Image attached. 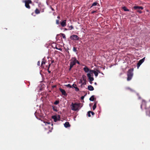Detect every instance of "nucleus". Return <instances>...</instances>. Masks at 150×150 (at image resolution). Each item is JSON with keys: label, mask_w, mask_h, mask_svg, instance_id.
I'll use <instances>...</instances> for the list:
<instances>
[{"label": "nucleus", "mask_w": 150, "mask_h": 150, "mask_svg": "<svg viewBox=\"0 0 150 150\" xmlns=\"http://www.w3.org/2000/svg\"><path fill=\"white\" fill-rule=\"evenodd\" d=\"M52 109L54 111L57 112V107L54 106H52Z\"/></svg>", "instance_id": "obj_19"}, {"label": "nucleus", "mask_w": 150, "mask_h": 150, "mask_svg": "<svg viewBox=\"0 0 150 150\" xmlns=\"http://www.w3.org/2000/svg\"><path fill=\"white\" fill-rule=\"evenodd\" d=\"M67 52H68V53H69V52L68 51Z\"/></svg>", "instance_id": "obj_52"}, {"label": "nucleus", "mask_w": 150, "mask_h": 150, "mask_svg": "<svg viewBox=\"0 0 150 150\" xmlns=\"http://www.w3.org/2000/svg\"><path fill=\"white\" fill-rule=\"evenodd\" d=\"M127 89L130 90L131 91V90H132V89H131L130 88H127Z\"/></svg>", "instance_id": "obj_39"}, {"label": "nucleus", "mask_w": 150, "mask_h": 150, "mask_svg": "<svg viewBox=\"0 0 150 150\" xmlns=\"http://www.w3.org/2000/svg\"><path fill=\"white\" fill-rule=\"evenodd\" d=\"M55 48L57 50H58V48L57 47V45H55Z\"/></svg>", "instance_id": "obj_44"}, {"label": "nucleus", "mask_w": 150, "mask_h": 150, "mask_svg": "<svg viewBox=\"0 0 150 150\" xmlns=\"http://www.w3.org/2000/svg\"><path fill=\"white\" fill-rule=\"evenodd\" d=\"M59 89L63 95L65 96H66L67 95V93L64 89L61 88H59Z\"/></svg>", "instance_id": "obj_10"}, {"label": "nucleus", "mask_w": 150, "mask_h": 150, "mask_svg": "<svg viewBox=\"0 0 150 150\" xmlns=\"http://www.w3.org/2000/svg\"><path fill=\"white\" fill-rule=\"evenodd\" d=\"M91 113L92 115H93L95 114V113L93 112L92 111H91Z\"/></svg>", "instance_id": "obj_38"}, {"label": "nucleus", "mask_w": 150, "mask_h": 150, "mask_svg": "<svg viewBox=\"0 0 150 150\" xmlns=\"http://www.w3.org/2000/svg\"><path fill=\"white\" fill-rule=\"evenodd\" d=\"M91 112V111H89L88 112L87 115L88 117H90L91 116L90 114Z\"/></svg>", "instance_id": "obj_31"}, {"label": "nucleus", "mask_w": 150, "mask_h": 150, "mask_svg": "<svg viewBox=\"0 0 150 150\" xmlns=\"http://www.w3.org/2000/svg\"><path fill=\"white\" fill-rule=\"evenodd\" d=\"M73 58H74V57H72L71 59L70 60L71 62H70L69 68V71H70L73 66L76 64L75 62V61H74V59Z\"/></svg>", "instance_id": "obj_3"}, {"label": "nucleus", "mask_w": 150, "mask_h": 150, "mask_svg": "<svg viewBox=\"0 0 150 150\" xmlns=\"http://www.w3.org/2000/svg\"><path fill=\"white\" fill-rule=\"evenodd\" d=\"M83 80L84 81H86V76L85 75H83L82 76Z\"/></svg>", "instance_id": "obj_22"}, {"label": "nucleus", "mask_w": 150, "mask_h": 150, "mask_svg": "<svg viewBox=\"0 0 150 150\" xmlns=\"http://www.w3.org/2000/svg\"><path fill=\"white\" fill-rule=\"evenodd\" d=\"M23 2L25 3V6L26 7L30 9V7L29 4L32 3V1L30 0H25Z\"/></svg>", "instance_id": "obj_5"}, {"label": "nucleus", "mask_w": 150, "mask_h": 150, "mask_svg": "<svg viewBox=\"0 0 150 150\" xmlns=\"http://www.w3.org/2000/svg\"><path fill=\"white\" fill-rule=\"evenodd\" d=\"M54 62V60L52 61L51 62V63H53Z\"/></svg>", "instance_id": "obj_49"}, {"label": "nucleus", "mask_w": 150, "mask_h": 150, "mask_svg": "<svg viewBox=\"0 0 150 150\" xmlns=\"http://www.w3.org/2000/svg\"><path fill=\"white\" fill-rule=\"evenodd\" d=\"M48 71L49 73H50L51 72V71L49 70V69H48Z\"/></svg>", "instance_id": "obj_47"}, {"label": "nucleus", "mask_w": 150, "mask_h": 150, "mask_svg": "<svg viewBox=\"0 0 150 150\" xmlns=\"http://www.w3.org/2000/svg\"><path fill=\"white\" fill-rule=\"evenodd\" d=\"M73 50L74 52H76L77 51V48L75 47H73Z\"/></svg>", "instance_id": "obj_30"}, {"label": "nucleus", "mask_w": 150, "mask_h": 150, "mask_svg": "<svg viewBox=\"0 0 150 150\" xmlns=\"http://www.w3.org/2000/svg\"><path fill=\"white\" fill-rule=\"evenodd\" d=\"M58 50H60V51H62V49L61 48H58Z\"/></svg>", "instance_id": "obj_41"}, {"label": "nucleus", "mask_w": 150, "mask_h": 150, "mask_svg": "<svg viewBox=\"0 0 150 150\" xmlns=\"http://www.w3.org/2000/svg\"><path fill=\"white\" fill-rule=\"evenodd\" d=\"M133 8L135 10H136L137 12L140 13H142L141 10H142L144 9V7H143L138 6H134L133 7Z\"/></svg>", "instance_id": "obj_4"}, {"label": "nucleus", "mask_w": 150, "mask_h": 150, "mask_svg": "<svg viewBox=\"0 0 150 150\" xmlns=\"http://www.w3.org/2000/svg\"><path fill=\"white\" fill-rule=\"evenodd\" d=\"M81 104L75 103H72L71 104V108L72 110L76 111L79 110V108Z\"/></svg>", "instance_id": "obj_1"}, {"label": "nucleus", "mask_w": 150, "mask_h": 150, "mask_svg": "<svg viewBox=\"0 0 150 150\" xmlns=\"http://www.w3.org/2000/svg\"><path fill=\"white\" fill-rule=\"evenodd\" d=\"M51 65V64H50L49 65V66H48V69H49Z\"/></svg>", "instance_id": "obj_42"}, {"label": "nucleus", "mask_w": 150, "mask_h": 150, "mask_svg": "<svg viewBox=\"0 0 150 150\" xmlns=\"http://www.w3.org/2000/svg\"><path fill=\"white\" fill-rule=\"evenodd\" d=\"M122 9L125 11H129V10L125 6L123 7H122Z\"/></svg>", "instance_id": "obj_20"}, {"label": "nucleus", "mask_w": 150, "mask_h": 150, "mask_svg": "<svg viewBox=\"0 0 150 150\" xmlns=\"http://www.w3.org/2000/svg\"><path fill=\"white\" fill-rule=\"evenodd\" d=\"M133 69H131L129 70L127 73V80L128 81L130 80L133 76Z\"/></svg>", "instance_id": "obj_2"}, {"label": "nucleus", "mask_w": 150, "mask_h": 150, "mask_svg": "<svg viewBox=\"0 0 150 150\" xmlns=\"http://www.w3.org/2000/svg\"><path fill=\"white\" fill-rule=\"evenodd\" d=\"M61 35L63 38L65 40L66 39V37L65 35L63 33L61 34Z\"/></svg>", "instance_id": "obj_29"}, {"label": "nucleus", "mask_w": 150, "mask_h": 150, "mask_svg": "<svg viewBox=\"0 0 150 150\" xmlns=\"http://www.w3.org/2000/svg\"><path fill=\"white\" fill-rule=\"evenodd\" d=\"M66 86L68 87H69L70 88H72V86H71V85L69 84L67 85H66Z\"/></svg>", "instance_id": "obj_32"}, {"label": "nucleus", "mask_w": 150, "mask_h": 150, "mask_svg": "<svg viewBox=\"0 0 150 150\" xmlns=\"http://www.w3.org/2000/svg\"><path fill=\"white\" fill-rule=\"evenodd\" d=\"M59 103V100H56L54 102V105H57Z\"/></svg>", "instance_id": "obj_28"}, {"label": "nucleus", "mask_w": 150, "mask_h": 150, "mask_svg": "<svg viewBox=\"0 0 150 150\" xmlns=\"http://www.w3.org/2000/svg\"><path fill=\"white\" fill-rule=\"evenodd\" d=\"M145 57L140 60L137 64V69H138L140 65L144 62Z\"/></svg>", "instance_id": "obj_7"}, {"label": "nucleus", "mask_w": 150, "mask_h": 150, "mask_svg": "<svg viewBox=\"0 0 150 150\" xmlns=\"http://www.w3.org/2000/svg\"><path fill=\"white\" fill-rule=\"evenodd\" d=\"M46 124H50V122H47L46 124Z\"/></svg>", "instance_id": "obj_46"}, {"label": "nucleus", "mask_w": 150, "mask_h": 150, "mask_svg": "<svg viewBox=\"0 0 150 150\" xmlns=\"http://www.w3.org/2000/svg\"><path fill=\"white\" fill-rule=\"evenodd\" d=\"M40 61H38V66H39L40 65Z\"/></svg>", "instance_id": "obj_37"}, {"label": "nucleus", "mask_w": 150, "mask_h": 150, "mask_svg": "<svg viewBox=\"0 0 150 150\" xmlns=\"http://www.w3.org/2000/svg\"><path fill=\"white\" fill-rule=\"evenodd\" d=\"M96 103H95L94 105H93V110H94L96 108Z\"/></svg>", "instance_id": "obj_27"}, {"label": "nucleus", "mask_w": 150, "mask_h": 150, "mask_svg": "<svg viewBox=\"0 0 150 150\" xmlns=\"http://www.w3.org/2000/svg\"><path fill=\"white\" fill-rule=\"evenodd\" d=\"M74 58H73L74 59V61L75 62V63H77L78 64H79L80 63L77 60L76 57H74Z\"/></svg>", "instance_id": "obj_24"}, {"label": "nucleus", "mask_w": 150, "mask_h": 150, "mask_svg": "<svg viewBox=\"0 0 150 150\" xmlns=\"http://www.w3.org/2000/svg\"><path fill=\"white\" fill-rule=\"evenodd\" d=\"M57 117L58 120H60V116L59 115H58L57 116Z\"/></svg>", "instance_id": "obj_33"}, {"label": "nucleus", "mask_w": 150, "mask_h": 150, "mask_svg": "<svg viewBox=\"0 0 150 150\" xmlns=\"http://www.w3.org/2000/svg\"><path fill=\"white\" fill-rule=\"evenodd\" d=\"M86 81H84L83 83H82V84L81 85V87L82 86V85H85L86 84Z\"/></svg>", "instance_id": "obj_35"}, {"label": "nucleus", "mask_w": 150, "mask_h": 150, "mask_svg": "<svg viewBox=\"0 0 150 150\" xmlns=\"http://www.w3.org/2000/svg\"><path fill=\"white\" fill-rule=\"evenodd\" d=\"M57 18H58V19H60V16H57Z\"/></svg>", "instance_id": "obj_48"}, {"label": "nucleus", "mask_w": 150, "mask_h": 150, "mask_svg": "<svg viewBox=\"0 0 150 150\" xmlns=\"http://www.w3.org/2000/svg\"><path fill=\"white\" fill-rule=\"evenodd\" d=\"M69 29L68 30H71L72 29H73L74 28L73 26L72 25H71L70 26H69Z\"/></svg>", "instance_id": "obj_26"}, {"label": "nucleus", "mask_w": 150, "mask_h": 150, "mask_svg": "<svg viewBox=\"0 0 150 150\" xmlns=\"http://www.w3.org/2000/svg\"><path fill=\"white\" fill-rule=\"evenodd\" d=\"M64 126L66 127H68L70 126V125L69 124V122H67L64 124Z\"/></svg>", "instance_id": "obj_16"}, {"label": "nucleus", "mask_w": 150, "mask_h": 150, "mask_svg": "<svg viewBox=\"0 0 150 150\" xmlns=\"http://www.w3.org/2000/svg\"><path fill=\"white\" fill-rule=\"evenodd\" d=\"M52 118L54 119V122H56L57 120H58L57 117L56 115H53L52 116Z\"/></svg>", "instance_id": "obj_15"}, {"label": "nucleus", "mask_w": 150, "mask_h": 150, "mask_svg": "<svg viewBox=\"0 0 150 150\" xmlns=\"http://www.w3.org/2000/svg\"><path fill=\"white\" fill-rule=\"evenodd\" d=\"M96 71H99L98 70H96Z\"/></svg>", "instance_id": "obj_54"}, {"label": "nucleus", "mask_w": 150, "mask_h": 150, "mask_svg": "<svg viewBox=\"0 0 150 150\" xmlns=\"http://www.w3.org/2000/svg\"><path fill=\"white\" fill-rule=\"evenodd\" d=\"M95 84H96H96H97V83H96V82H95Z\"/></svg>", "instance_id": "obj_50"}, {"label": "nucleus", "mask_w": 150, "mask_h": 150, "mask_svg": "<svg viewBox=\"0 0 150 150\" xmlns=\"http://www.w3.org/2000/svg\"><path fill=\"white\" fill-rule=\"evenodd\" d=\"M56 24H59V20H56Z\"/></svg>", "instance_id": "obj_34"}, {"label": "nucleus", "mask_w": 150, "mask_h": 150, "mask_svg": "<svg viewBox=\"0 0 150 150\" xmlns=\"http://www.w3.org/2000/svg\"><path fill=\"white\" fill-rule=\"evenodd\" d=\"M81 81V83H82V81Z\"/></svg>", "instance_id": "obj_51"}, {"label": "nucleus", "mask_w": 150, "mask_h": 150, "mask_svg": "<svg viewBox=\"0 0 150 150\" xmlns=\"http://www.w3.org/2000/svg\"><path fill=\"white\" fill-rule=\"evenodd\" d=\"M88 90L92 91L94 90V89L93 86L91 85H89L88 86Z\"/></svg>", "instance_id": "obj_17"}, {"label": "nucleus", "mask_w": 150, "mask_h": 150, "mask_svg": "<svg viewBox=\"0 0 150 150\" xmlns=\"http://www.w3.org/2000/svg\"><path fill=\"white\" fill-rule=\"evenodd\" d=\"M61 25L64 27L66 25V20H64L60 23Z\"/></svg>", "instance_id": "obj_11"}, {"label": "nucleus", "mask_w": 150, "mask_h": 150, "mask_svg": "<svg viewBox=\"0 0 150 150\" xmlns=\"http://www.w3.org/2000/svg\"><path fill=\"white\" fill-rule=\"evenodd\" d=\"M83 70L86 73H87L89 71H90L89 69L86 66H85V67L83 68Z\"/></svg>", "instance_id": "obj_14"}, {"label": "nucleus", "mask_w": 150, "mask_h": 150, "mask_svg": "<svg viewBox=\"0 0 150 150\" xmlns=\"http://www.w3.org/2000/svg\"><path fill=\"white\" fill-rule=\"evenodd\" d=\"M146 110V115L150 117V107L148 108H145Z\"/></svg>", "instance_id": "obj_9"}, {"label": "nucleus", "mask_w": 150, "mask_h": 150, "mask_svg": "<svg viewBox=\"0 0 150 150\" xmlns=\"http://www.w3.org/2000/svg\"><path fill=\"white\" fill-rule=\"evenodd\" d=\"M96 12V11H93L91 13H94Z\"/></svg>", "instance_id": "obj_40"}, {"label": "nucleus", "mask_w": 150, "mask_h": 150, "mask_svg": "<svg viewBox=\"0 0 150 150\" xmlns=\"http://www.w3.org/2000/svg\"><path fill=\"white\" fill-rule=\"evenodd\" d=\"M86 95H84V96H81V100H83V99H84V97H85V96H86Z\"/></svg>", "instance_id": "obj_36"}, {"label": "nucleus", "mask_w": 150, "mask_h": 150, "mask_svg": "<svg viewBox=\"0 0 150 150\" xmlns=\"http://www.w3.org/2000/svg\"><path fill=\"white\" fill-rule=\"evenodd\" d=\"M70 38L71 40H78L79 39V37L77 35H71L70 37Z\"/></svg>", "instance_id": "obj_6"}, {"label": "nucleus", "mask_w": 150, "mask_h": 150, "mask_svg": "<svg viewBox=\"0 0 150 150\" xmlns=\"http://www.w3.org/2000/svg\"><path fill=\"white\" fill-rule=\"evenodd\" d=\"M97 5H98L99 6V4L98 3H97V2H94L93 3V4H92V6H91V7H93V6H96Z\"/></svg>", "instance_id": "obj_18"}, {"label": "nucleus", "mask_w": 150, "mask_h": 150, "mask_svg": "<svg viewBox=\"0 0 150 150\" xmlns=\"http://www.w3.org/2000/svg\"><path fill=\"white\" fill-rule=\"evenodd\" d=\"M65 30H67V29H66H66H65Z\"/></svg>", "instance_id": "obj_53"}, {"label": "nucleus", "mask_w": 150, "mask_h": 150, "mask_svg": "<svg viewBox=\"0 0 150 150\" xmlns=\"http://www.w3.org/2000/svg\"><path fill=\"white\" fill-rule=\"evenodd\" d=\"M51 9H52V11H54V9H53V8H52V7H51Z\"/></svg>", "instance_id": "obj_43"}, {"label": "nucleus", "mask_w": 150, "mask_h": 150, "mask_svg": "<svg viewBox=\"0 0 150 150\" xmlns=\"http://www.w3.org/2000/svg\"><path fill=\"white\" fill-rule=\"evenodd\" d=\"M72 88H75V90L76 91H79V89L77 87V86L76 84H74L72 86Z\"/></svg>", "instance_id": "obj_13"}, {"label": "nucleus", "mask_w": 150, "mask_h": 150, "mask_svg": "<svg viewBox=\"0 0 150 150\" xmlns=\"http://www.w3.org/2000/svg\"><path fill=\"white\" fill-rule=\"evenodd\" d=\"M141 108L142 109V110H143L142 108V105L141 104Z\"/></svg>", "instance_id": "obj_45"}, {"label": "nucleus", "mask_w": 150, "mask_h": 150, "mask_svg": "<svg viewBox=\"0 0 150 150\" xmlns=\"http://www.w3.org/2000/svg\"><path fill=\"white\" fill-rule=\"evenodd\" d=\"M94 96L93 95L92 96L89 98V100L91 101H93L94 99Z\"/></svg>", "instance_id": "obj_21"}, {"label": "nucleus", "mask_w": 150, "mask_h": 150, "mask_svg": "<svg viewBox=\"0 0 150 150\" xmlns=\"http://www.w3.org/2000/svg\"><path fill=\"white\" fill-rule=\"evenodd\" d=\"M90 73H91V72L93 73L95 75V76L96 77H97L98 76V73L97 71H94L93 70H90Z\"/></svg>", "instance_id": "obj_12"}, {"label": "nucleus", "mask_w": 150, "mask_h": 150, "mask_svg": "<svg viewBox=\"0 0 150 150\" xmlns=\"http://www.w3.org/2000/svg\"><path fill=\"white\" fill-rule=\"evenodd\" d=\"M45 64V59L44 58H43V59H42V63H41V66H42V65L43 64Z\"/></svg>", "instance_id": "obj_25"}, {"label": "nucleus", "mask_w": 150, "mask_h": 150, "mask_svg": "<svg viewBox=\"0 0 150 150\" xmlns=\"http://www.w3.org/2000/svg\"><path fill=\"white\" fill-rule=\"evenodd\" d=\"M35 13L36 14H38L40 13V11L38 8H36L35 10Z\"/></svg>", "instance_id": "obj_23"}, {"label": "nucleus", "mask_w": 150, "mask_h": 150, "mask_svg": "<svg viewBox=\"0 0 150 150\" xmlns=\"http://www.w3.org/2000/svg\"><path fill=\"white\" fill-rule=\"evenodd\" d=\"M87 77L89 79V81L91 84L92 83V81L94 80V78L93 77H91V75L90 73L87 74Z\"/></svg>", "instance_id": "obj_8"}]
</instances>
